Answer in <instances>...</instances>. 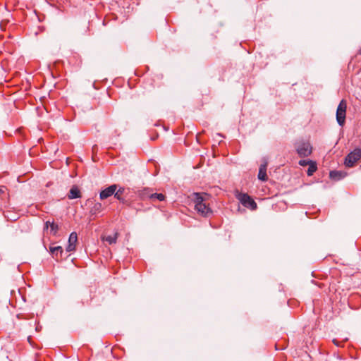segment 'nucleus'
I'll return each mask as SVG.
<instances>
[{
    "mask_svg": "<svg viewBox=\"0 0 361 361\" xmlns=\"http://www.w3.org/2000/svg\"><path fill=\"white\" fill-rule=\"evenodd\" d=\"M236 198L245 207H247L251 210H255L257 209L256 202L247 194L238 192L236 195Z\"/></svg>",
    "mask_w": 361,
    "mask_h": 361,
    "instance_id": "obj_2",
    "label": "nucleus"
},
{
    "mask_svg": "<svg viewBox=\"0 0 361 361\" xmlns=\"http://www.w3.org/2000/svg\"><path fill=\"white\" fill-rule=\"evenodd\" d=\"M268 165V161L266 158H263L262 163L261 164L259 169V173H258V178L260 180L265 181L267 180V168Z\"/></svg>",
    "mask_w": 361,
    "mask_h": 361,
    "instance_id": "obj_6",
    "label": "nucleus"
},
{
    "mask_svg": "<svg viewBox=\"0 0 361 361\" xmlns=\"http://www.w3.org/2000/svg\"><path fill=\"white\" fill-rule=\"evenodd\" d=\"M312 162V161H311V160H300L299 164L300 166H305L307 165H310Z\"/></svg>",
    "mask_w": 361,
    "mask_h": 361,
    "instance_id": "obj_19",
    "label": "nucleus"
},
{
    "mask_svg": "<svg viewBox=\"0 0 361 361\" xmlns=\"http://www.w3.org/2000/svg\"><path fill=\"white\" fill-rule=\"evenodd\" d=\"M118 234L116 233L113 235H108L106 237L103 238V240L108 242L109 244L112 245L116 243Z\"/></svg>",
    "mask_w": 361,
    "mask_h": 361,
    "instance_id": "obj_13",
    "label": "nucleus"
},
{
    "mask_svg": "<svg viewBox=\"0 0 361 361\" xmlns=\"http://www.w3.org/2000/svg\"><path fill=\"white\" fill-rule=\"evenodd\" d=\"M50 224H51L50 221H47L45 223V228H48L49 226H50Z\"/></svg>",
    "mask_w": 361,
    "mask_h": 361,
    "instance_id": "obj_20",
    "label": "nucleus"
},
{
    "mask_svg": "<svg viewBox=\"0 0 361 361\" xmlns=\"http://www.w3.org/2000/svg\"><path fill=\"white\" fill-rule=\"evenodd\" d=\"M360 54H361V51H360Z\"/></svg>",
    "mask_w": 361,
    "mask_h": 361,
    "instance_id": "obj_22",
    "label": "nucleus"
},
{
    "mask_svg": "<svg viewBox=\"0 0 361 361\" xmlns=\"http://www.w3.org/2000/svg\"><path fill=\"white\" fill-rule=\"evenodd\" d=\"M149 197L151 199H157L159 201L164 200L165 196L161 193H153L151 194Z\"/></svg>",
    "mask_w": 361,
    "mask_h": 361,
    "instance_id": "obj_15",
    "label": "nucleus"
},
{
    "mask_svg": "<svg viewBox=\"0 0 361 361\" xmlns=\"http://www.w3.org/2000/svg\"><path fill=\"white\" fill-rule=\"evenodd\" d=\"M195 209L203 216H207L212 213L211 209L204 202L203 197L197 193L195 194Z\"/></svg>",
    "mask_w": 361,
    "mask_h": 361,
    "instance_id": "obj_1",
    "label": "nucleus"
},
{
    "mask_svg": "<svg viewBox=\"0 0 361 361\" xmlns=\"http://www.w3.org/2000/svg\"><path fill=\"white\" fill-rule=\"evenodd\" d=\"M295 149L300 157H306L311 154L312 148L309 142L301 141L296 144Z\"/></svg>",
    "mask_w": 361,
    "mask_h": 361,
    "instance_id": "obj_3",
    "label": "nucleus"
},
{
    "mask_svg": "<svg viewBox=\"0 0 361 361\" xmlns=\"http://www.w3.org/2000/svg\"><path fill=\"white\" fill-rule=\"evenodd\" d=\"M49 252L53 257L58 259L61 257L63 253V248L61 246H51L49 247Z\"/></svg>",
    "mask_w": 361,
    "mask_h": 361,
    "instance_id": "obj_10",
    "label": "nucleus"
},
{
    "mask_svg": "<svg viewBox=\"0 0 361 361\" xmlns=\"http://www.w3.org/2000/svg\"><path fill=\"white\" fill-rule=\"evenodd\" d=\"M361 158V149L356 148L350 152L345 158L344 164L347 167H353Z\"/></svg>",
    "mask_w": 361,
    "mask_h": 361,
    "instance_id": "obj_4",
    "label": "nucleus"
},
{
    "mask_svg": "<svg viewBox=\"0 0 361 361\" xmlns=\"http://www.w3.org/2000/svg\"><path fill=\"white\" fill-rule=\"evenodd\" d=\"M78 241V235L75 232H72L68 238V244L66 247L67 252H72L75 250Z\"/></svg>",
    "mask_w": 361,
    "mask_h": 361,
    "instance_id": "obj_8",
    "label": "nucleus"
},
{
    "mask_svg": "<svg viewBox=\"0 0 361 361\" xmlns=\"http://www.w3.org/2000/svg\"><path fill=\"white\" fill-rule=\"evenodd\" d=\"M7 188L6 186H0V197L3 199L6 197Z\"/></svg>",
    "mask_w": 361,
    "mask_h": 361,
    "instance_id": "obj_17",
    "label": "nucleus"
},
{
    "mask_svg": "<svg viewBox=\"0 0 361 361\" xmlns=\"http://www.w3.org/2000/svg\"><path fill=\"white\" fill-rule=\"evenodd\" d=\"M50 228H51V231L54 233V234H56L57 231L59 230V226L57 224H54V222H51V224H50Z\"/></svg>",
    "mask_w": 361,
    "mask_h": 361,
    "instance_id": "obj_18",
    "label": "nucleus"
},
{
    "mask_svg": "<svg viewBox=\"0 0 361 361\" xmlns=\"http://www.w3.org/2000/svg\"><path fill=\"white\" fill-rule=\"evenodd\" d=\"M347 176V173L343 171H331L329 173V177L334 180H340Z\"/></svg>",
    "mask_w": 361,
    "mask_h": 361,
    "instance_id": "obj_9",
    "label": "nucleus"
},
{
    "mask_svg": "<svg viewBox=\"0 0 361 361\" xmlns=\"http://www.w3.org/2000/svg\"><path fill=\"white\" fill-rule=\"evenodd\" d=\"M103 207L100 202H96L90 209V214L92 215H97L102 211Z\"/></svg>",
    "mask_w": 361,
    "mask_h": 361,
    "instance_id": "obj_12",
    "label": "nucleus"
},
{
    "mask_svg": "<svg viewBox=\"0 0 361 361\" xmlns=\"http://www.w3.org/2000/svg\"><path fill=\"white\" fill-rule=\"evenodd\" d=\"M333 342H334V343L335 345H338V342H337L335 339H334V340H333Z\"/></svg>",
    "mask_w": 361,
    "mask_h": 361,
    "instance_id": "obj_21",
    "label": "nucleus"
},
{
    "mask_svg": "<svg viewBox=\"0 0 361 361\" xmlns=\"http://www.w3.org/2000/svg\"><path fill=\"white\" fill-rule=\"evenodd\" d=\"M317 166L315 164L314 162H312L310 165H309V168L307 171V174L308 176H311L313 175V173L317 171Z\"/></svg>",
    "mask_w": 361,
    "mask_h": 361,
    "instance_id": "obj_14",
    "label": "nucleus"
},
{
    "mask_svg": "<svg viewBox=\"0 0 361 361\" xmlns=\"http://www.w3.org/2000/svg\"><path fill=\"white\" fill-rule=\"evenodd\" d=\"M123 192H124V188H120L118 190H116V192H114V197L118 200H122L121 195H123Z\"/></svg>",
    "mask_w": 361,
    "mask_h": 361,
    "instance_id": "obj_16",
    "label": "nucleus"
},
{
    "mask_svg": "<svg viewBox=\"0 0 361 361\" xmlns=\"http://www.w3.org/2000/svg\"><path fill=\"white\" fill-rule=\"evenodd\" d=\"M117 190V185L116 184L111 185L104 190H102L99 194V197L101 200H105L112 195L114 194L116 190Z\"/></svg>",
    "mask_w": 361,
    "mask_h": 361,
    "instance_id": "obj_7",
    "label": "nucleus"
},
{
    "mask_svg": "<svg viewBox=\"0 0 361 361\" xmlns=\"http://www.w3.org/2000/svg\"><path fill=\"white\" fill-rule=\"evenodd\" d=\"M346 102L343 99L339 103L336 110V121L340 126H343L345 121Z\"/></svg>",
    "mask_w": 361,
    "mask_h": 361,
    "instance_id": "obj_5",
    "label": "nucleus"
},
{
    "mask_svg": "<svg viewBox=\"0 0 361 361\" xmlns=\"http://www.w3.org/2000/svg\"><path fill=\"white\" fill-rule=\"evenodd\" d=\"M80 197H81L80 191L78 189V188L77 186H73L71 188L69 193L68 194V199H70V200L77 199Z\"/></svg>",
    "mask_w": 361,
    "mask_h": 361,
    "instance_id": "obj_11",
    "label": "nucleus"
}]
</instances>
